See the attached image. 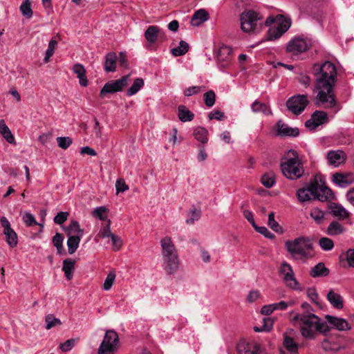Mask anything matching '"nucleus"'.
Instances as JSON below:
<instances>
[{"label": "nucleus", "instance_id": "obj_1", "mask_svg": "<svg viewBox=\"0 0 354 354\" xmlns=\"http://www.w3.org/2000/svg\"><path fill=\"white\" fill-rule=\"evenodd\" d=\"M316 80V104L326 108H333L337 105L333 86L337 80V68L331 62L326 61L322 64L313 66Z\"/></svg>", "mask_w": 354, "mask_h": 354}, {"label": "nucleus", "instance_id": "obj_2", "mask_svg": "<svg viewBox=\"0 0 354 354\" xmlns=\"http://www.w3.org/2000/svg\"><path fill=\"white\" fill-rule=\"evenodd\" d=\"M290 313L292 323L299 326L301 335L305 339H314L317 333L326 335L330 331L327 323L310 311L301 313L292 311Z\"/></svg>", "mask_w": 354, "mask_h": 354}, {"label": "nucleus", "instance_id": "obj_3", "mask_svg": "<svg viewBox=\"0 0 354 354\" xmlns=\"http://www.w3.org/2000/svg\"><path fill=\"white\" fill-rule=\"evenodd\" d=\"M280 169L282 174L291 180H297L304 174V163L298 153L293 149L288 150L281 158Z\"/></svg>", "mask_w": 354, "mask_h": 354}, {"label": "nucleus", "instance_id": "obj_4", "mask_svg": "<svg viewBox=\"0 0 354 354\" xmlns=\"http://www.w3.org/2000/svg\"><path fill=\"white\" fill-rule=\"evenodd\" d=\"M160 245L162 255V268L167 274H176L179 268V259L178 252L171 239L166 236L161 239Z\"/></svg>", "mask_w": 354, "mask_h": 354}, {"label": "nucleus", "instance_id": "obj_5", "mask_svg": "<svg viewBox=\"0 0 354 354\" xmlns=\"http://www.w3.org/2000/svg\"><path fill=\"white\" fill-rule=\"evenodd\" d=\"M287 251L295 259H307L313 257V243L308 237L300 236L285 243Z\"/></svg>", "mask_w": 354, "mask_h": 354}, {"label": "nucleus", "instance_id": "obj_6", "mask_svg": "<svg viewBox=\"0 0 354 354\" xmlns=\"http://www.w3.org/2000/svg\"><path fill=\"white\" fill-rule=\"evenodd\" d=\"M241 28L244 32H254L263 24L262 15L253 10H245L240 15Z\"/></svg>", "mask_w": 354, "mask_h": 354}, {"label": "nucleus", "instance_id": "obj_7", "mask_svg": "<svg viewBox=\"0 0 354 354\" xmlns=\"http://www.w3.org/2000/svg\"><path fill=\"white\" fill-rule=\"evenodd\" d=\"M118 343V333L113 330H106L97 349V354H114L117 351Z\"/></svg>", "mask_w": 354, "mask_h": 354}, {"label": "nucleus", "instance_id": "obj_8", "mask_svg": "<svg viewBox=\"0 0 354 354\" xmlns=\"http://www.w3.org/2000/svg\"><path fill=\"white\" fill-rule=\"evenodd\" d=\"M279 274L286 286L294 290H301L299 283L295 277L292 267L286 261H283L279 268Z\"/></svg>", "mask_w": 354, "mask_h": 354}, {"label": "nucleus", "instance_id": "obj_9", "mask_svg": "<svg viewBox=\"0 0 354 354\" xmlns=\"http://www.w3.org/2000/svg\"><path fill=\"white\" fill-rule=\"evenodd\" d=\"M129 80L130 75H127L122 76L120 79L109 81L100 90V97L104 98L107 94H113L122 91L123 88L129 84Z\"/></svg>", "mask_w": 354, "mask_h": 354}, {"label": "nucleus", "instance_id": "obj_10", "mask_svg": "<svg viewBox=\"0 0 354 354\" xmlns=\"http://www.w3.org/2000/svg\"><path fill=\"white\" fill-rule=\"evenodd\" d=\"M309 101L306 95H295L290 97L286 102L288 109L293 114L300 115L308 104Z\"/></svg>", "mask_w": 354, "mask_h": 354}, {"label": "nucleus", "instance_id": "obj_11", "mask_svg": "<svg viewBox=\"0 0 354 354\" xmlns=\"http://www.w3.org/2000/svg\"><path fill=\"white\" fill-rule=\"evenodd\" d=\"M311 45V41L307 38L295 37L288 42L286 50L293 54H298L308 50Z\"/></svg>", "mask_w": 354, "mask_h": 354}, {"label": "nucleus", "instance_id": "obj_12", "mask_svg": "<svg viewBox=\"0 0 354 354\" xmlns=\"http://www.w3.org/2000/svg\"><path fill=\"white\" fill-rule=\"evenodd\" d=\"M232 48L225 45L220 47L217 53V64L220 70L223 71L229 67L232 63Z\"/></svg>", "mask_w": 354, "mask_h": 354}, {"label": "nucleus", "instance_id": "obj_13", "mask_svg": "<svg viewBox=\"0 0 354 354\" xmlns=\"http://www.w3.org/2000/svg\"><path fill=\"white\" fill-rule=\"evenodd\" d=\"M328 121V115L322 111H315L310 119L308 120L305 125L310 131L315 130L319 126L326 123Z\"/></svg>", "mask_w": 354, "mask_h": 354}, {"label": "nucleus", "instance_id": "obj_14", "mask_svg": "<svg viewBox=\"0 0 354 354\" xmlns=\"http://www.w3.org/2000/svg\"><path fill=\"white\" fill-rule=\"evenodd\" d=\"M236 350L239 354H263L260 345L245 340H241L237 344Z\"/></svg>", "mask_w": 354, "mask_h": 354}, {"label": "nucleus", "instance_id": "obj_15", "mask_svg": "<svg viewBox=\"0 0 354 354\" xmlns=\"http://www.w3.org/2000/svg\"><path fill=\"white\" fill-rule=\"evenodd\" d=\"M317 192V183H310L306 187L299 188L296 193L299 202L309 201L313 198H315Z\"/></svg>", "mask_w": 354, "mask_h": 354}, {"label": "nucleus", "instance_id": "obj_16", "mask_svg": "<svg viewBox=\"0 0 354 354\" xmlns=\"http://www.w3.org/2000/svg\"><path fill=\"white\" fill-rule=\"evenodd\" d=\"M347 156L342 150H330L327 152L326 159L329 165L337 167L344 164L346 160Z\"/></svg>", "mask_w": 354, "mask_h": 354}, {"label": "nucleus", "instance_id": "obj_17", "mask_svg": "<svg viewBox=\"0 0 354 354\" xmlns=\"http://www.w3.org/2000/svg\"><path fill=\"white\" fill-rule=\"evenodd\" d=\"M332 181L339 187H346L354 183V174L335 173L333 175Z\"/></svg>", "mask_w": 354, "mask_h": 354}, {"label": "nucleus", "instance_id": "obj_18", "mask_svg": "<svg viewBox=\"0 0 354 354\" xmlns=\"http://www.w3.org/2000/svg\"><path fill=\"white\" fill-rule=\"evenodd\" d=\"M326 319L328 324L330 325V327L329 326L330 329L333 328L338 330H346L351 328L347 321L343 318L327 315H326Z\"/></svg>", "mask_w": 354, "mask_h": 354}, {"label": "nucleus", "instance_id": "obj_19", "mask_svg": "<svg viewBox=\"0 0 354 354\" xmlns=\"http://www.w3.org/2000/svg\"><path fill=\"white\" fill-rule=\"evenodd\" d=\"M277 135L281 137H297L299 134V130L298 128H292L283 123L281 120H279L277 122Z\"/></svg>", "mask_w": 354, "mask_h": 354}, {"label": "nucleus", "instance_id": "obj_20", "mask_svg": "<svg viewBox=\"0 0 354 354\" xmlns=\"http://www.w3.org/2000/svg\"><path fill=\"white\" fill-rule=\"evenodd\" d=\"M315 198L319 201H330L334 198V194L330 189L326 186H319L317 183V192Z\"/></svg>", "mask_w": 354, "mask_h": 354}, {"label": "nucleus", "instance_id": "obj_21", "mask_svg": "<svg viewBox=\"0 0 354 354\" xmlns=\"http://www.w3.org/2000/svg\"><path fill=\"white\" fill-rule=\"evenodd\" d=\"M326 299L334 308L340 310L344 308L342 297L334 290L330 289L328 292Z\"/></svg>", "mask_w": 354, "mask_h": 354}, {"label": "nucleus", "instance_id": "obj_22", "mask_svg": "<svg viewBox=\"0 0 354 354\" xmlns=\"http://www.w3.org/2000/svg\"><path fill=\"white\" fill-rule=\"evenodd\" d=\"M161 29L156 26H149L145 32V37L147 41L154 44L158 37H162Z\"/></svg>", "mask_w": 354, "mask_h": 354}, {"label": "nucleus", "instance_id": "obj_23", "mask_svg": "<svg viewBox=\"0 0 354 354\" xmlns=\"http://www.w3.org/2000/svg\"><path fill=\"white\" fill-rule=\"evenodd\" d=\"M209 18L208 13L203 9H200L194 12L191 19V25L196 27L207 21Z\"/></svg>", "mask_w": 354, "mask_h": 354}, {"label": "nucleus", "instance_id": "obj_24", "mask_svg": "<svg viewBox=\"0 0 354 354\" xmlns=\"http://www.w3.org/2000/svg\"><path fill=\"white\" fill-rule=\"evenodd\" d=\"M178 117L183 122H191L194 118V114L185 105L178 106Z\"/></svg>", "mask_w": 354, "mask_h": 354}, {"label": "nucleus", "instance_id": "obj_25", "mask_svg": "<svg viewBox=\"0 0 354 354\" xmlns=\"http://www.w3.org/2000/svg\"><path fill=\"white\" fill-rule=\"evenodd\" d=\"M117 55L115 53H109L105 56L104 69L106 72H114L116 69Z\"/></svg>", "mask_w": 354, "mask_h": 354}, {"label": "nucleus", "instance_id": "obj_26", "mask_svg": "<svg viewBox=\"0 0 354 354\" xmlns=\"http://www.w3.org/2000/svg\"><path fill=\"white\" fill-rule=\"evenodd\" d=\"M345 232V227L338 221H333L328 226L326 233L329 236H337Z\"/></svg>", "mask_w": 354, "mask_h": 354}, {"label": "nucleus", "instance_id": "obj_27", "mask_svg": "<svg viewBox=\"0 0 354 354\" xmlns=\"http://www.w3.org/2000/svg\"><path fill=\"white\" fill-rule=\"evenodd\" d=\"M73 71L77 75L80 85L86 86L88 85V80L84 66L80 64H75L73 67Z\"/></svg>", "mask_w": 354, "mask_h": 354}, {"label": "nucleus", "instance_id": "obj_28", "mask_svg": "<svg viewBox=\"0 0 354 354\" xmlns=\"http://www.w3.org/2000/svg\"><path fill=\"white\" fill-rule=\"evenodd\" d=\"M0 134L10 144H15V138L3 120H0Z\"/></svg>", "mask_w": 354, "mask_h": 354}, {"label": "nucleus", "instance_id": "obj_29", "mask_svg": "<svg viewBox=\"0 0 354 354\" xmlns=\"http://www.w3.org/2000/svg\"><path fill=\"white\" fill-rule=\"evenodd\" d=\"M68 236L82 237L84 231L80 228V224L76 221H72L69 225L66 228Z\"/></svg>", "mask_w": 354, "mask_h": 354}, {"label": "nucleus", "instance_id": "obj_30", "mask_svg": "<svg viewBox=\"0 0 354 354\" xmlns=\"http://www.w3.org/2000/svg\"><path fill=\"white\" fill-rule=\"evenodd\" d=\"M331 214L335 217H338L342 219H345L348 218L349 213L347 210L339 204H333L330 205Z\"/></svg>", "mask_w": 354, "mask_h": 354}, {"label": "nucleus", "instance_id": "obj_31", "mask_svg": "<svg viewBox=\"0 0 354 354\" xmlns=\"http://www.w3.org/2000/svg\"><path fill=\"white\" fill-rule=\"evenodd\" d=\"M75 261L71 259L64 260L62 270L64 272V274L67 280H71L73 276V272L75 270Z\"/></svg>", "mask_w": 354, "mask_h": 354}, {"label": "nucleus", "instance_id": "obj_32", "mask_svg": "<svg viewBox=\"0 0 354 354\" xmlns=\"http://www.w3.org/2000/svg\"><path fill=\"white\" fill-rule=\"evenodd\" d=\"M329 274V270L323 263H319L310 270V276L313 277H326Z\"/></svg>", "mask_w": 354, "mask_h": 354}, {"label": "nucleus", "instance_id": "obj_33", "mask_svg": "<svg viewBox=\"0 0 354 354\" xmlns=\"http://www.w3.org/2000/svg\"><path fill=\"white\" fill-rule=\"evenodd\" d=\"M207 134V130L202 127H197L193 132L194 138L203 144H206L208 142Z\"/></svg>", "mask_w": 354, "mask_h": 354}, {"label": "nucleus", "instance_id": "obj_34", "mask_svg": "<svg viewBox=\"0 0 354 354\" xmlns=\"http://www.w3.org/2000/svg\"><path fill=\"white\" fill-rule=\"evenodd\" d=\"M6 236V241L10 248H15L18 243V236L13 229L3 231Z\"/></svg>", "mask_w": 354, "mask_h": 354}, {"label": "nucleus", "instance_id": "obj_35", "mask_svg": "<svg viewBox=\"0 0 354 354\" xmlns=\"http://www.w3.org/2000/svg\"><path fill=\"white\" fill-rule=\"evenodd\" d=\"M291 26L290 19L285 17L282 15L277 17L276 27L281 30L282 32H286Z\"/></svg>", "mask_w": 354, "mask_h": 354}, {"label": "nucleus", "instance_id": "obj_36", "mask_svg": "<svg viewBox=\"0 0 354 354\" xmlns=\"http://www.w3.org/2000/svg\"><path fill=\"white\" fill-rule=\"evenodd\" d=\"M144 86V80L142 78H136L130 88L127 91V96H132L136 94Z\"/></svg>", "mask_w": 354, "mask_h": 354}, {"label": "nucleus", "instance_id": "obj_37", "mask_svg": "<svg viewBox=\"0 0 354 354\" xmlns=\"http://www.w3.org/2000/svg\"><path fill=\"white\" fill-rule=\"evenodd\" d=\"M82 237L68 236L67 246L70 254H73L79 247Z\"/></svg>", "mask_w": 354, "mask_h": 354}, {"label": "nucleus", "instance_id": "obj_38", "mask_svg": "<svg viewBox=\"0 0 354 354\" xmlns=\"http://www.w3.org/2000/svg\"><path fill=\"white\" fill-rule=\"evenodd\" d=\"M251 109L254 113L262 112L264 114H271V110L266 104L261 103L258 100H255L251 104Z\"/></svg>", "mask_w": 354, "mask_h": 354}, {"label": "nucleus", "instance_id": "obj_39", "mask_svg": "<svg viewBox=\"0 0 354 354\" xmlns=\"http://www.w3.org/2000/svg\"><path fill=\"white\" fill-rule=\"evenodd\" d=\"M189 50V44L181 40L178 47L174 48L171 50V54L175 57H179L185 55Z\"/></svg>", "mask_w": 354, "mask_h": 354}, {"label": "nucleus", "instance_id": "obj_40", "mask_svg": "<svg viewBox=\"0 0 354 354\" xmlns=\"http://www.w3.org/2000/svg\"><path fill=\"white\" fill-rule=\"evenodd\" d=\"M310 216L317 224L319 225L324 219L325 212L318 207H313L310 209Z\"/></svg>", "mask_w": 354, "mask_h": 354}, {"label": "nucleus", "instance_id": "obj_41", "mask_svg": "<svg viewBox=\"0 0 354 354\" xmlns=\"http://www.w3.org/2000/svg\"><path fill=\"white\" fill-rule=\"evenodd\" d=\"M268 226L277 233L282 234L283 232V228L279 225V223L274 220V213L273 212L268 214Z\"/></svg>", "mask_w": 354, "mask_h": 354}, {"label": "nucleus", "instance_id": "obj_42", "mask_svg": "<svg viewBox=\"0 0 354 354\" xmlns=\"http://www.w3.org/2000/svg\"><path fill=\"white\" fill-rule=\"evenodd\" d=\"M261 183L267 188H270L275 184V176L272 172H267L261 177Z\"/></svg>", "mask_w": 354, "mask_h": 354}, {"label": "nucleus", "instance_id": "obj_43", "mask_svg": "<svg viewBox=\"0 0 354 354\" xmlns=\"http://www.w3.org/2000/svg\"><path fill=\"white\" fill-rule=\"evenodd\" d=\"M319 245L324 251H330L334 248L333 240L328 237H322L319 240Z\"/></svg>", "mask_w": 354, "mask_h": 354}, {"label": "nucleus", "instance_id": "obj_44", "mask_svg": "<svg viewBox=\"0 0 354 354\" xmlns=\"http://www.w3.org/2000/svg\"><path fill=\"white\" fill-rule=\"evenodd\" d=\"M298 347V344L295 342V340L292 337L288 336H286L284 337L283 349L297 351Z\"/></svg>", "mask_w": 354, "mask_h": 354}, {"label": "nucleus", "instance_id": "obj_45", "mask_svg": "<svg viewBox=\"0 0 354 354\" xmlns=\"http://www.w3.org/2000/svg\"><path fill=\"white\" fill-rule=\"evenodd\" d=\"M64 236L59 232H57L55 235L53 237V243L54 246L57 248V252L61 254L63 250V243Z\"/></svg>", "mask_w": 354, "mask_h": 354}, {"label": "nucleus", "instance_id": "obj_46", "mask_svg": "<svg viewBox=\"0 0 354 354\" xmlns=\"http://www.w3.org/2000/svg\"><path fill=\"white\" fill-rule=\"evenodd\" d=\"M57 44V42L55 39H51L48 45V48L46 51V55L44 59V62L45 63L48 62L49 59L54 54L55 47Z\"/></svg>", "mask_w": 354, "mask_h": 354}, {"label": "nucleus", "instance_id": "obj_47", "mask_svg": "<svg viewBox=\"0 0 354 354\" xmlns=\"http://www.w3.org/2000/svg\"><path fill=\"white\" fill-rule=\"evenodd\" d=\"M283 34V32H282L281 30L273 26L269 28L267 33V38L268 40L270 41L274 40L279 38Z\"/></svg>", "mask_w": 354, "mask_h": 354}, {"label": "nucleus", "instance_id": "obj_48", "mask_svg": "<svg viewBox=\"0 0 354 354\" xmlns=\"http://www.w3.org/2000/svg\"><path fill=\"white\" fill-rule=\"evenodd\" d=\"M57 142L59 147L62 149H66L70 147L73 142V140L68 136L66 137H57Z\"/></svg>", "mask_w": 354, "mask_h": 354}, {"label": "nucleus", "instance_id": "obj_49", "mask_svg": "<svg viewBox=\"0 0 354 354\" xmlns=\"http://www.w3.org/2000/svg\"><path fill=\"white\" fill-rule=\"evenodd\" d=\"M115 279V272L111 271L106 277V279L104 282L103 288L105 290H109L111 288V287L114 283Z\"/></svg>", "mask_w": 354, "mask_h": 354}, {"label": "nucleus", "instance_id": "obj_50", "mask_svg": "<svg viewBox=\"0 0 354 354\" xmlns=\"http://www.w3.org/2000/svg\"><path fill=\"white\" fill-rule=\"evenodd\" d=\"M20 10L23 15L27 17L28 18H30L32 15V11L30 6V3L26 0L24 1L20 6Z\"/></svg>", "mask_w": 354, "mask_h": 354}, {"label": "nucleus", "instance_id": "obj_51", "mask_svg": "<svg viewBox=\"0 0 354 354\" xmlns=\"http://www.w3.org/2000/svg\"><path fill=\"white\" fill-rule=\"evenodd\" d=\"M46 328L50 329L57 325H60L61 322L59 319H57L56 317H55L54 315H48L46 317Z\"/></svg>", "mask_w": 354, "mask_h": 354}, {"label": "nucleus", "instance_id": "obj_52", "mask_svg": "<svg viewBox=\"0 0 354 354\" xmlns=\"http://www.w3.org/2000/svg\"><path fill=\"white\" fill-rule=\"evenodd\" d=\"M215 93L212 91H209L204 94V100L205 105L212 107L215 103Z\"/></svg>", "mask_w": 354, "mask_h": 354}, {"label": "nucleus", "instance_id": "obj_53", "mask_svg": "<svg viewBox=\"0 0 354 354\" xmlns=\"http://www.w3.org/2000/svg\"><path fill=\"white\" fill-rule=\"evenodd\" d=\"M22 220L27 226L38 225L35 218V216L30 212H25V214L23 215Z\"/></svg>", "mask_w": 354, "mask_h": 354}, {"label": "nucleus", "instance_id": "obj_54", "mask_svg": "<svg viewBox=\"0 0 354 354\" xmlns=\"http://www.w3.org/2000/svg\"><path fill=\"white\" fill-rule=\"evenodd\" d=\"M99 236L101 238H107L110 237L113 235V233L111 231V221L109 220L106 225L100 230L98 234Z\"/></svg>", "mask_w": 354, "mask_h": 354}, {"label": "nucleus", "instance_id": "obj_55", "mask_svg": "<svg viewBox=\"0 0 354 354\" xmlns=\"http://www.w3.org/2000/svg\"><path fill=\"white\" fill-rule=\"evenodd\" d=\"M110 238H111L113 249L115 251L119 250L122 245V241L120 239V237L113 234V235H111L110 236Z\"/></svg>", "mask_w": 354, "mask_h": 354}, {"label": "nucleus", "instance_id": "obj_56", "mask_svg": "<svg viewBox=\"0 0 354 354\" xmlns=\"http://www.w3.org/2000/svg\"><path fill=\"white\" fill-rule=\"evenodd\" d=\"M254 229L257 232L263 234L265 237L269 239H273L275 237L274 234L270 232L268 229L266 227H259L257 225L256 227H254Z\"/></svg>", "mask_w": 354, "mask_h": 354}, {"label": "nucleus", "instance_id": "obj_57", "mask_svg": "<svg viewBox=\"0 0 354 354\" xmlns=\"http://www.w3.org/2000/svg\"><path fill=\"white\" fill-rule=\"evenodd\" d=\"M68 213L67 212H59L54 218V222L56 224L61 225L64 223L68 218Z\"/></svg>", "mask_w": 354, "mask_h": 354}, {"label": "nucleus", "instance_id": "obj_58", "mask_svg": "<svg viewBox=\"0 0 354 354\" xmlns=\"http://www.w3.org/2000/svg\"><path fill=\"white\" fill-rule=\"evenodd\" d=\"M106 210V208L103 206L97 207L93 209V215L102 221H104L106 218V216H104Z\"/></svg>", "mask_w": 354, "mask_h": 354}, {"label": "nucleus", "instance_id": "obj_59", "mask_svg": "<svg viewBox=\"0 0 354 354\" xmlns=\"http://www.w3.org/2000/svg\"><path fill=\"white\" fill-rule=\"evenodd\" d=\"M260 292L258 290H250L246 297V301L248 303H253L260 297Z\"/></svg>", "mask_w": 354, "mask_h": 354}, {"label": "nucleus", "instance_id": "obj_60", "mask_svg": "<svg viewBox=\"0 0 354 354\" xmlns=\"http://www.w3.org/2000/svg\"><path fill=\"white\" fill-rule=\"evenodd\" d=\"M75 345V339H70L59 345L60 349L64 352L71 351Z\"/></svg>", "mask_w": 354, "mask_h": 354}, {"label": "nucleus", "instance_id": "obj_61", "mask_svg": "<svg viewBox=\"0 0 354 354\" xmlns=\"http://www.w3.org/2000/svg\"><path fill=\"white\" fill-rule=\"evenodd\" d=\"M191 215L189 218L187 219L188 224H192L195 221H198L201 218V210L200 209H192L190 212Z\"/></svg>", "mask_w": 354, "mask_h": 354}, {"label": "nucleus", "instance_id": "obj_62", "mask_svg": "<svg viewBox=\"0 0 354 354\" xmlns=\"http://www.w3.org/2000/svg\"><path fill=\"white\" fill-rule=\"evenodd\" d=\"M201 88L202 87L198 86H189L184 91V95L187 97L192 96L200 93L201 91Z\"/></svg>", "mask_w": 354, "mask_h": 354}, {"label": "nucleus", "instance_id": "obj_63", "mask_svg": "<svg viewBox=\"0 0 354 354\" xmlns=\"http://www.w3.org/2000/svg\"><path fill=\"white\" fill-rule=\"evenodd\" d=\"M115 188H116L117 193H119V192H124L127 191L129 189V187H128V185H127V184L125 183L124 180L118 179V180H117L116 183H115Z\"/></svg>", "mask_w": 354, "mask_h": 354}, {"label": "nucleus", "instance_id": "obj_64", "mask_svg": "<svg viewBox=\"0 0 354 354\" xmlns=\"http://www.w3.org/2000/svg\"><path fill=\"white\" fill-rule=\"evenodd\" d=\"M346 260L351 267L354 268V250L349 249L346 253Z\"/></svg>", "mask_w": 354, "mask_h": 354}]
</instances>
